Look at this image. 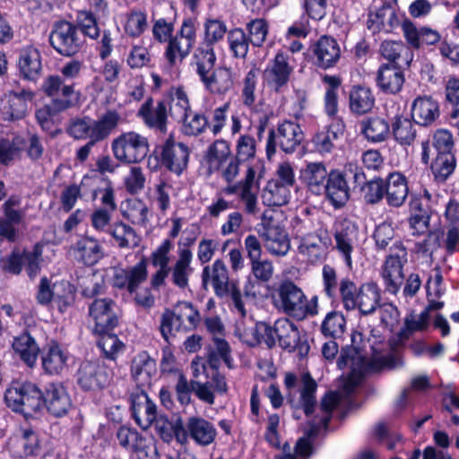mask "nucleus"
<instances>
[{
	"mask_svg": "<svg viewBox=\"0 0 459 459\" xmlns=\"http://www.w3.org/2000/svg\"><path fill=\"white\" fill-rule=\"evenodd\" d=\"M43 91L52 99L56 111H65L74 107L78 100V94L72 84H65L58 75H51L45 79Z\"/></svg>",
	"mask_w": 459,
	"mask_h": 459,
	"instance_id": "f8f14e48",
	"label": "nucleus"
},
{
	"mask_svg": "<svg viewBox=\"0 0 459 459\" xmlns=\"http://www.w3.org/2000/svg\"><path fill=\"white\" fill-rule=\"evenodd\" d=\"M346 328V319L341 312H329L321 325V333L325 337L340 338Z\"/></svg>",
	"mask_w": 459,
	"mask_h": 459,
	"instance_id": "de8ad7c7",
	"label": "nucleus"
},
{
	"mask_svg": "<svg viewBox=\"0 0 459 459\" xmlns=\"http://www.w3.org/2000/svg\"><path fill=\"white\" fill-rule=\"evenodd\" d=\"M251 274L256 281L260 283H267L273 275L274 268L273 262L268 259H256L249 262Z\"/></svg>",
	"mask_w": 459,
	"mask_h": 459,
	"instance_id": "338daca9",
	"label": "nucleus"
},
{
	"mask_svg": "<svg viewBox=\"0 0 459 459\" xmlns=\"http://www.w3.org/2000/svg\"><path fill=\"white\" fill-rule=\"evenodd\" d=\"M277 342L288 351L305 358L310 350L306 333H302L297 325L288 318L276 320Z\"/></svg>",
	"mask_w": 459,
	"mask_h": 459,
	"instance_id": "1a4fd4ad",
	"label": "nucleus"
},
{
	"mask_svg": "<svg viewBox=\"0 0 459 459\" xmlns=\"http://www.w3.org/2000/svg\"><path fill=\"white\" fill-rule=\"evenodd\" d=\"M50 46L63 56H73L84 47L85 39L79 28L67 21L55 22L48 36Z\"/></svg>",
	"mask_w": 459,
	"mask_h": 459,
	"instance_id": "20e7f679",
	"label": "nucleus"
},
{
	"mask_svg": "<svg viewBox=\"0 0 459 459\" xmlns=\"http://www.w3.org/2000/svg\"><path fill=\"white\" fill-rule=\"evenodd\" d=\"M148 208L140 200H132L127 203L123 211V216L134 224H144L147 221Z\"/></svg>",
	"mask_w": 459,
	"mask_h": 459,
	"instance_id": "774afa93",
	"label": "nucleus"
},
{
	"mask_svg": "<svg viewBox=\"0 0 459 459\" xmlns=\"http://www.w3.org/2000/svg\"><path fill=\"white\" fill-rule=\"evenodd\" d=\"M339 402L338 395L334 393L326 394L321 400L320 410L323 413L320 420H315L309 422L307 435L310 437H316L321 428L327 429L328 423L332 418V412Z\"/></svg>",
	"mask_w": 459,
	"mask_h": 459,
	"instance_id": "58836bf2",
	"label": "nucleus"
},
{
	"mask_svg": "<svg viewBox=\"0 0 459 459\" xmlns=\"http://www.w3.org/2000/svg\"><path fill=\"white\" fill-rule=\"evenodd\" d=\"M403 66L382 65L377 75L379 88L385 93L395 94L402 90L404 82Z\"/></svg>",
	"mask_w": 459,
	"mask_h": 459,
	"instance_id": "cd10ccee",
	"label": "nucleus"
},
{
	"mask_svg": "<svg viewBox=\"0 0 459 459\" xmlns=\"http://www.w3.org/2000/svg\"><path fill=\"white\" fill-rule=\"evenodd\" d=\"M455 165L454 154H437L431 165V170L437 180L445 182L454 172Z\"/></svg>",
	"mask_w": 459,
	"mask_h": 459,
	"instance_id": "6e6d98bb",
	"label": "nucleus"
},
{
	"mask_svg": "<svg viewBox=\"0 0 459 459\" xmlns=\"http://www.w3.org/2000/svg\"><path fill=\"white\" fill-rule=\"evenodd\" d=\"M385 189L386 203L393 207L402 206L409 194L406 178L399 172L388 175L385 180Z\"/></svg>",
	"mask_w": 459,
	"mask_h": 459,
	"instance_id": "c756f323",
	"label": "nucleus"
},
{
	"mask_svg": "<svg viewBox=\"0 0 459 459\" xmlns=\"http://www.w3.org/2000/svg\"><path fill=\"white\" fill-rule=\"evenodd\" d=\"M339 292L344 309H358L361 315L373 314L381 301V290L376 282L369 281L359 287L348 278L340 281Z\"/></svg>",
	"mask_w": 459,
	"mask_h": 459,
	"instance_id": "f257e3e1",
	"label": "nucleus"
},
{
	"mask_svg": "<svg viewBox=\"0 0 459 459\" xmlns=\"http://www.w3.org/2000/svg\"><path fill=\"white\" fill-rule=\"evenodd\" d=\"M152 98H148L138 110L137 116L141 117L145 126L160 133L167 132V105L164 101H159L155 108L152 107Z\"/></svg>",
	"mask_w": 459,
	"mask_h": 459,
	"instance_id": "b1692460",
	"label": "nucleus"
},
{
	"mask_svg": "<svg viewBox=\"0 0 459 459\" xmlns=\"http://www.w3.org/2000/svg\"><path fill=\"white\" fill-rule=\"evenodd\" d=\"M77 259L87 266L97 264L103 256V248L93 238L82 237L75 244Z\"/></svg>",
	"mask_w": 459,
	"mask_h": 459,
	"instance_id": "c9c22d12",
	"label": "nucleus"
},
{
	"mask_svg": "<svg viewBox=\"0 0 459 459\" xmlns=\"http://www.w3.org/2000/svg\"><path fill=\"white\" fill-rule=\"evenodd\" d=\"M77 384L86 391H98L107 387L113 377L111 367L101 359L86 360L77 370Z\"/></svg>",
	"mask_w": 459,
	"mask_h": 459,
	"instance_id": "0eeeda50",
	"label": "nucleus"
},
{
	"mask_svg": "<svg viewBox=\"0 0 459 459\" xmlns=\"http://www.w3.org/2000/svg\"><path fill=\"white\" fill-rule=\"evenodd\" d=\"M278 294L281 308L288 316L302 320L307 315L314 316L316 314L314 307L308 304L302 290L291 281H282L279 287Z\"/></svg>",
	"mask_w": 459,
	"mask_h": 459,
	"instance_id": "423d86ee",
	"label": "nucleus"
},
{
	"mask_svg": "<svg viewBox=\"0 0 459 459\" xmlns=\"http://www.w3.org/2000/svg\"><path fill=\"white\" fill-rule=\"evenodd\" d=\"M411 117L421 126H430L440 116L438 102L430 96H419L411 104Z\"/></svg>",
	"mask_w": 459,
	"mask_h": 459,
	"instance_id": "4be33fe9",
	"label": "nucleus"
},
{
	"mask_svg": "<svg viewBox=\"0 0 459 459\" xmlns=\"http://www.w3.org/2000/svg\"><path fill=\"white\" fill-rule=\"evenodd\" d=\"M193 46L186 40L175 36L169 40L165 56L170 65H174L178 59L182 61L190 52Z\"/></svg>",
	"mask_w": 459,
	"mask_h": 459,
	"instance_id": "4d7b16f0",
	"label": "nucleus"
},
{
	"mask_svg": "<svg viewBox=\"0 0 459 459\" xmlns=\"http://www.w3.org/2000/svg\"><path fill=\"white\" fill-rule=\"evenodd\" d=\"M174 312L184 327V332L195 328L200 321L198 310L190 302H179Z\"/></svg>",
	"mask_w": 459,
	"mask_h": 459,
	"instance_id": "3c124183",
	"label": "nucleus"
},
{
	"mask_svg": "<svg viewBox=\"0 0 459 459\" xmlns=\"http://www.w3.org/2000/svg\"><path fill=\"white\" fill-rule=\"evenodd\" d=\"M303 133L300 126L291 121H284L278 126L277 130L271 129L266 143V154L271 158L276 152L278 146L285 153H292L300 145Z\"/></svg>",
	"mask_w": 459,
	"mask_h": 459,
	"instance_id": "6e6552de",
	"label": "nucleus"
},
{
	"mask_svg": "<svg viewBox=\"0 0 459 459\" xmlns=\"http://www.w3.org/2000/svg\"><path fill=\"white\" fill-rule=\"evenodd\" d=\"M299 252L311 263L319 261L324 253L321 238L317 235H307L300 240Z\"/></svg>",
	"mask_w": 459,
	"mask_h": 459,
	"instance_id": "8fccbe9b",
	"label": "nucleus"
},
{
	"mask_svg": "<svg viewBox=\"0 0 459 459\" xmlns=\"http://www.w3.org/2000/svg\"><path fill=\"white\" fill-rule=\"evenodd\" d=\"M228 41L235 57L244 58L248 52L249 39L242 29H233L228 33Z\"/></svg>",
	"mask_w": 459,
	"mask_h": 459,
	"instance_id": "052dcab7",
	"label": "nucleus"
},
{
	"mask_svg": "<svg viewBox=\"0 0 459 459\" xmlns=\"http://www.w3.org/2000/svg\"><path fill=\"white\" fill-rule=\"evenodd\" d=\"M43 390L31 382L13 383L6 389L4 400L17 412L31 414L43 407Z\"/></svg>",
	"mask_w": 459,
	"mask_h": 459,
	"instance_id": "7ed1b4c3",
	"label": "nucleus"
},
{
	"mask_svg": "<svg viewBox=\"0 0 459 459\" xmlns=\"http://www.w3.org/2000/svg\"><path fill=\"white\" fill-rule=\"evenodd\" d=\"M156 371V361L146 351H142L134 357L131 374L139 389L151 386L152 377Z\"/></svg>",
	"mask_w": 459,
	"mask_h": 459,
	"instance_id": "a878e982",
	"label": "nucleus"
},
{
	"mask_svg": "<svg viewBox=\"0 0 459 459\" xmlns=\"http://www.w3.org/2000/svg\"><path fill=\"white\" fill-rule=\"evenodd\" d=\"M131 410L133 418L143 429H147L156 420L157 408L146 389L140 388L131 394Z\"/></svg>",
	"mask_w": 459,
	"mask_h": 459,
	"instance_id": "aec40b11",
	"label": "nucleus"
},
{
	"mask_svg": "<svg viewBox=\"0 0 459 459\" xmlns=\"http://www.w3.org/2000/svg\"><path fill=\"white\" fill-rule=\"evenodd\" d=\"M311 49L315 57V65L321 69L332 68L341 59V47L338 41L331 36L320 37Z\"/></svg>",
	"mask_w": 459,
	"mask_h": 459,
	"instance_id": "a211bd4d",
	"label": "nucleus"
},
{
	"mask_svg": "<svg viewBox=\"0 0 459 459\" xmlns=\"http://www.w3.org/2000/svg\"><path fill=\"white\" fill-rule=\"evenodd\" d=\"M160 332L163 339L167 342H170V340L176 336V334L181 331H184L179 320L174 310L165 309L160 316Z\"/></svg>",
	"mask_w": 459,
	"mask_h": 459,
	"instance_id": "603ef678",
	"label": "nucleus"
},
{
	"mask_svg": "<svg viewBox=\"0 0 459 459\" xmlns=\"http://www.w3.org/2000/svg\"><path fill=\"white\" fill-rule=\"evenodd\" d=\"M117 246L120 248L133 249L139 246L141 238L135 230L124 222L113 224L108 230Z\"/></svg>",
	"mask_w": 459,
	"mask_h": 459,
	"instance_id": "79ce46f5",
	"label": "nucleus"
},
{
	"mask_svg": "<svg viewBox=\"0 0 459 459\" xmlns=\"http://www.w3.org/2000/svg\"><path fill=\"white\" fill-rule=\"evenodd\" d=\"M121 115L115 109H108L98 119L89 117L72 120L67 133L76 140L93 139L94 134L101 138H108L117 127L121 121Z\"/></svg>",
	"mask_w": 459,
	"mask_h": 459,
	"instance_id": "f03ea898",
	"label": "nucleus"
},
{
	"mask_svg": "<svg viewBox=\"0 0 459 459\" xmlns=\"http://www.w3.org/2000/svg\"><path fill=\"white\" fill-rule=\"evenodd\" d=\"M13 348L21 359L30 368L34 367L39 354V347L34 338L28 333H23L14 338Z\"/></svg>",
	"mask_w": 459,
	"mask_h": 459,
	"instance_id": "4c0bfd02",
	"label": "nucleus"
},
{
	"mask_svg": "<svg viewBox=\"0 0 459 459\" xmlns=\"http://www.w3.org/2000/svg\"><path fill=\"white\" fill-rule=\"evenodd\" d=\"M290 189L278 184L273 180H269L261 194L262 202L264 205L281 206L289 202Z\"/></svg>",
	"mask_w": 459,
	"mask_h": 459,
	"instance_id": "c03bdc74",
	"label": "nucleus"
},
{
	"mask_svg": "<svg viewBox=\"0 0 459 459\" xmlns=\"http://www.w3.org/2000/svg\"><path fill=\"white\" fill-rule=\"evenodd\" d=\"M202 281L204 286L210 281L218 297L222 298L230 292L228 270L221 259L215 260L212 266L204 268Z\"/></svg>",
	"mask_w": 459,
	"mask_h": 459,
	"instance_id": "393cba45",
	"label": "nucleus"
},
{
	"mask_svg": "<svg viewBox=\"0 0 459 459\" xmlns=\"http://www.w3.org/2000/svg\"><path fill=\"white\" fill-rule=\"evenodd\" d=\"M189 148L183 143L176 142L169 136L161 147V163L170 171L179 175L186 169Z\"/></svg>",
	"mask_w": 459,
	"mask_h": 459,
	"instance_id": "2eb2a0df",
	"label": "nucleus"
},
{
	"mask_svg": "<svg viewBox=\"0 0 459 459\" xmlns=\"http://www.w3.org/2000/svg\"><path fill=\"white\" fill-rule=\"evenodd\" d=\"M261 237L265 242L267 250L275 255H285L290 250V240L280 224L269 221L263 226Z\"/></svg>",
	"mask_w": 459,
	"mask_h": 459,
	"instance_id": "5701e85b",
	"label": "nucleus"
},
{
	"mask_svg": "<svg viewBox=\"0 0 459 459\" xmlns=\"http://www.w3.org/2000/svg\"><path fill=\"white\" fill-rule=\"evenodd\" d=\"M385 180L379 177L368 180L362 191L364 192V200L367 204H378L385 193Z\"/></svg>",
	"mask_w": 459,
	"mask_h": 459,
	"instance_id": "680f3d73",
	"label": "nucleus"
},
{
	"mask_svg": "<svg viewBox=\"0 0 459 459\" xmlns=\"http://www.w3.org/2000/svg\"><path fill=\"white\" fill-rule=\"evenodd\" d=\"M375 99L371 91L362 86H357L350 93L351 109L358 114H364L372 109Z\"/></svg>",
	"mask_w": 459,
	"mask_h": 459,
	"instance_id": "a18cd8bd",
	"label": "nucleus"
},
{
	"mask_svg": "<svg viewBox=\"0 0 459 459\" xmlns=\"http://www.w3.org/2000/svg\"><path fill=\"white\" fill-rule=\"evenodd\" d=\"M389 132V125L383 118H369L362 123V133L366 138L371 142L377 143L385 141Z\"/></svg>",
	"mask_w": 459,
	"mask_h": 459,
	"instance_id": "09e8293b",
	"label": "nucleus"
},
{
	"mask_svg": "<svg viewBox=\"0 0 459 459\" xmlns=\"http://www.w3.org/2000/svg\"><path fill=\"white\" fill-rule=\"evenodd\" d=\"M300 178L309 191L315 195H322L325 190L329 173L322 162H310L301 170Z\"/></svg>",
	"mask_w": 459,
	"mask_h": 459,
	"instance_id": "c85d7f7f",
	"label": "nucleus"
},
{
	"mask_svg": "<svg viewBox=\"0 0 459 459\" xmlns=\"http://www.w3.org/2000/svg\"><path fill=\"white\" fill-rule=\"evenodd\" d=\"M302 387L300 389V403L307 416L314 412L316 405L315 393L317 385L308 373H305L301 377Z\"/></svg>",
	"mask_w": 459,
	"mask_h": 459,
	"instance_id": "49530a36",
	"label": "nucleus"
},
{
	"mask_svg": "<svg viewBox=\"0 0 459 459\" xmlns=\"http://www.w3.org/2000/svg\"><path fill=\"white\" fill-rule=\"evenodd\" d=\"M255 167L250 166L247 170L246 177L238 183L229 186L225 188V193L232 195L238 194L240 201L245 205V211L249 214L257 212V194L259 190V180L263 177V171L258 173L255 178Z\"/></svg>",
	"mask_w": 459,
	"mask_h": 459,
	"instance_id": "9b49d317",
	"label": "nucleus"
},
{
	"mask_svg": "<svg viewBox=\"0 0 459 459\" xmlns=\"http://www.w3.org/2000/svg\"><path fill=\"white\" fill-rule=\"evenodd\" d=\"M234 84L233 74L227 67H218L204 85L213 94L222 95L230 91Z\"/></svg>",
	"mask_w": 459,
	"mask_h": 459,
	"instance_id": "ea45409f",
	"label": "nucleus"
},
{
	"mask_svg": "<svg viewBox=\"0 0 459 459\" xmlns=\"http://www.w3.org/2000/svg\"><path fill=\"white\" fill-rule=\"evenodd\" d=\"M98 334L100 335V340L97 342L98 347L101 350L107 359L115 362L117 354L122 351L125 347L124 343L116 334L110 333L109 332Z\"/></svg>",
	"mask_w": 459,
	"mask_h": 459,
	"instance_id": "864d4df0",
	"label": "nucleus"
},
{
	"mask_svg": "<svg viewBox=\"0 0 459 459\" xmlns=\"http://www.w3.org/2000/svg\"><path fill=\"white\" fill-rule=\"evenodd\" d=\"M288 59V56L284 53H277L272 66L264 72L268 85L275 91H279L281 87L287 84L292 73Z\"/></svg>",
	"mask_w": 459,
	"mask_h": 459,
	"instance_id": "bb28decb",
	"label": "nucleus"
},
{
	"mask_svg": "<svg viewBox=\"0 0 459 459\" xmlns=\"http://www.w3.org/2000/svg\"><path fill=\"white\" fill-rule=\"evenodd\" d=\"M398 252L392 253L385 260L382 277L385 281V290L396 294L403 281V264L407 261L406 249L401 245L395 246Z\"/></svg>",
	"mask_w": 459,
	"mask_h": 459,
	"instance_id": "ddd939ff",
	"label": "nucleus"
},
{
	"mask_svg": "<svg viewBox=\"0 0 459 459\" xmlns=\"http://www.w3.org/2000/svg\"><path fill=\"white\" fill-rule=\"evenodd\" d=\"M193 59L192 65L195 66L201 82L204 83L216 70V56L212 47L204 46L197 48Z\"/></svg>",
	"mask_w": 459,
	"mask_h": 459,
	"instance_id": "f704fd0d",
	"label": "nucleus"
},
{
	"mask_svg": "<svg viewBox=\"0 0 459 459\" xmlns=\"http://www.w3.org/2000/svg\"><path fill=\"white\" fill-rule=\"evenodd\" d=\"M111 149L114 157L125 164H134L141 162L148 154V139L134 132L130 131L123 133L111 143Z\"/></svg>",
	"mask_w": 459,
	"mask_h": 459,
	"instance_id": "39448f33",
	"label": "nucleus"
},
{
	"mask_svg": "<svg viewBox=\"0 0 459 459\" xmlns=\"http://www.w3.org/2000/svg\"><path fill=\"white\" fill-rule=\"evenodd\" d=\"M350 186L346 182L345 176L340 172L332 171L325 184V194L327 198L335 207H341L349 200Z\"/></svg>",
	"mask_w": 459,
	"mask_h": 459,
	"instance_id": "2f4dec72",
	"label": "nucleus"
},
{
	"mask_svg": "<svg viewBox=\"0 0 459 459\" xmlns=\"http://www.w3.org/2000/svg\"><path fill=\"white\" fill-rule=\"evenodd\" d=\"M231 156L229 143L224 140H216L211 144L206 152V159L210 165L216 164L218 169Z\"/></svg>",
	"mask_w": 459,
	"mask_h": 459,
	"instance_id": "13d9d810",
	"label": "nucleus"
},
{
	"mask_svg": "<svg viewBox=\"0 0 459 459\" xmlns=\"http://www.w3.org/2000/svg\"><path fill=\"white\" fill-rule=\"evenodd\" d=\"M344 124L340 119L333 121L323 130L318 131L313 137V143L320 153L331 152L335 142L343 134Z\"/></svg>",
	"mask_w": 459,
	"mask_h": 459,
	"instance_id": "473e14b6",
	"label": "nucleus"
},
{
	"mask_svg": "<svg viewBox=\"0 0 459 459\" xmlns=\"http://www.w3.org/2000/svg\"><path fill=\"white\" fill-rule=\"evenodd\" d=\"M67 356L61 347L53 343L42 355L43 369L50 375H57L66 367Z\"/></svg>",
	"mask_w": 459,
	"mask_h": 459,
	"instance_id": "a19ab883",
	"label": "nucleus"
},
{
	"mask_svg": "<svg viewBox=\"0 0 459 459\" xmlns=\"http://www.w3.org/2000/svg\"><path fill=\"white\" fill-rule=\"evenodd\" d=\"M253 334L257 343H264L268 349H273L277 343L276 321L273 325L266 322H258Z\"/></svg>",
	"mask_w": 459,
	"mask_h": 459,
	"instance_id": "e2e57ef3",
	"label": "nucleus"
},
{
	"mask_svg": "<svg viewBox=\"0 0 459 459\" xmlns=\"http://www.w3.org/2000/svg\"><path fill=\"white\" fill-rule=\"evenodd\" d=\"M339 368H343L347 366L351 367L352 370L369 371L380 370L387 368L393 369L403 366L401 359L394 355L383 356L377 360L372 361L368 364L366 359L359 354V351L354 347H347L341 351L340 357L337 360Z\"/></svg>",
	"mask_w": 459,
	"mask_h": 459,
	"instance_id": "9d476101",
	"label": "nucleus"
},
{
	"mask_svg": "<svg viewBox=\"0 0 459 459\" xmlns=\"http://www.w3.org/2000/svg\"><path fill=\"white\" fill-rule=\"evenodd\" d=\"M30 90L9 91L1 100V112L6 121H15L24 118L28 112V102L34 98Z\"/></svg>",
	"mask_w": 459,
	"mask_h": 459,
	"instance_id": "dca6fc26",
	"label": "nucleus"
},
{
	"mask_svg": "<svg viewBox=\"0 0 459 459\" xmlns=\"http://www.w3.org/2000/svg\"><path fill=\"white\" fill-rule=\"evenodd\" d=\"M147 279V262L142 259L128 269H117L114 272L112 284L117 289H126L129 293H134L140 284Z\"/></svg>",
	"mask_w": 459,
	"mask_h": 459,
	"instance_id": "412c9836",
	"label": "nucleus"
},
{
	"mask_svg": "<svg viewBox=\"0 0 459 459\" xmlns=\"http://www.w3.org/2000/svg\"><path fill=\"white\" fill-rule=\"evenodd\" d=\"M191 261L192 252L186 248L182 249L178 261L170 268L172 282L180 289H185L188 285V277L192 272Z\"/></svg>",
	"mask_w": 459,
	"mask_h": 459,
	"instance_id": "37998d69",
	"label": "nucleus"
},
{
	"mask_svg": "<svg viewBox=\"0 0 459 459\" xmlns=\"http://www.w3.org/2000/svg\"><path fill=\"white\" fill-rule=\"evenodd\" d=\"M188 438L193 439L196 444L206 446L212 444L217 435L214 425L209 420L192 416L188 418Z\"/></svg>",
	"mask_w": 459,
	"mask_h": 459,
	"instance_id": "7c9ffc66",
	"label": "nucleus"
},
{
	"mask_svg": "<svg viewBox=\"0 0 459 459\" xmlns=\"http://www.w3.org/2000/svg\"><path fill=\"white\" fill-rule=\"evenodd\" d=\"M190 111V106L186 92L181 89H178L171 98L169 105L170 116L180 123L183 119H186V117Z\"/></svg>",
	"mask_w": 459,
	"mask_h": 459,
	"instance_id": "bf43d9fd",
	"label": "nucleus"
},
{
	"mask_svg": "<svg viewBox=\"0 0 459 459\" xmlns=\"http://www.w3.org/2000/svg\"><path fill=\"white\" fill-rule=\"evenodd\" d=\"M380 52L388 65L408 66L411 60L410 49L402 41L385 40L380 46Z\"/></svg>",
	"mask_w": 459,
	"mask_h": 459,
	"instance_id": "e433bc0d",
	"label": "nucleus"
},
{
	"mask_svg": "<svg viewBox=\"0 0 459 459\" xmlns=\"http://www.w3.org/2000/svg\"><path fill=\"white\" fill-rule=\"evenodd\" d=\"M18 67L22 78L34 81L41 72V56L38 49L28 47L21 50Z\"/></svg>",
	"mask_w": 459,
	"mask_h": 459,
	"instance_id": "72a5a7b5",
	"label": "nucleus"
},
{
	"mask_svg": "<svg viewBox=\"0 0 459 459\" xmlns=\"http://www.w3.org/2000/svg\"><path fill=\"white\" fill-rule=\"evenodd\" d=\"M42 400L43 407L55 417L65 415L72 406L69 394L59 382H50L44 386Z\"/></svg>",
	"mask_w": 459,
	"mask_h": 459,
	"instance_id": "6ab92c4d",
	"label": "nucleus"
},
{
	"mask_svg": "<svg viewBox=\"0 0 459 459\" xmlns=\"http://www.w3.org/2000/svg\"><path fill=\"white\" fill-rule=\"evenodd\" d=\"M227 32L226 24L217 19L207 20L204 23V42L205 46L212 45L221 40Z\"/></svg>",
	"mask_w": 459,
	"mask_h": 459,
	"instance_id": "69168bd1",
	"label": "nucleus"
},
{
	"mask_svg": "<svg viewBox=\"0 0 459 459\" xmlns=\"http://www.w3.org/2000/svg\"><path fill=\"white\" fill-rule=\"evenodd\" d=\"M393 134L401 144L409 145L416 137L413 120L406 117H396L393 124Z\"/></svg>",
	"mask_w": 459,
	"mask_h": 459,
	"instance_id": "5fc2aeb1",
	"label": "nucleus"
},
{
	"mask_svg": "<svg viewBox=\"0 0 459 459\" xmlns=\"http://www.w3.org/2000/svg\"><path fill=\"white\" fill-rule=\"evenodd\" d=\"M114 308L115 302L110 299H97L90 305L89 315L95 322V333L110 332L117 325L118 317Z\"/></svg>",
	"mask_w": 459,
	"mask_h": 459,
	"instance_id": "4468645a",
	"label": "nucleus"
},
{
	"mask_svg": "<svg viewBox=\"0 0 459 459\" xmlns=\"http://www.w3.org/2000/svg\"><path fill=\"white\" fill-rule=\"evenodd\" d=\"M180 123H183L182 132L190 136L202 134L208 126V119L204 115L192 111Z\"/></svg>",
	"mask_w": 459,
	"mask_h": 459,
	"instance_id": "0e129e2a",
	"label": "nucleus"
},
{
	"mask_svg": "<svg viewBox=\"0 0 459 459\" xmlns=\"http://www.w3.org/2000/svg\"><path fill=\"white\" fill-rule=\"evenodd\" d=\"M357 227L352 221L345 219L336 223L333 233L335 248L350 269L352 268L351 254L357 242Z\"/></svg>",
	"mask_w": 459,
	"mask_h": 459,
	"instance_id": "f3484780",
	"label": "nucleus"
}]
</instances>
